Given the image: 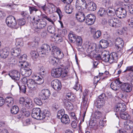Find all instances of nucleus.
I'll return each mask as SVG.
<instances>
[{"mask_svg":"<svg viewBox=\"0 0 133 133\" xmlns=\"http://www.w3.org/2000/svg\"><path fill=\"white\" fill-rule=\"evenodd\" d=\"M126 110V106L124 104L118 103L116 106L115 111L120 113L123 112Z\"/></svg>","mask_w":133,"mask_h":133,"instance_id":"nucleus-17","label":"nucleus"},{"mask_svg":"<svg viewBox=\"0 0 133 133\" xmlns=\"http://www.w3.org/2000/svg\"><path fill=\"white\" fill-rule=\"evenodd\" d=\"M64 105L66 109L69 110H71L72 109V103L66 100L64 101Z\"/></svg>","mask_w":133,"mask_h":133,"instance_id":"nucleus-29","label":"nucleus"},{"mask_svg":"<svg viewBox=\"0 0 133 133\" xmlns=\"http://www.w3.org/2000/svg\"><path fill=\"white\" fill-rule=\"evenodd\" d=\"M37 84L35 80L30 79L28 80L27 85L28 87L30 90H35L38 89Z\"/></svg>","mask_w":133,"mask_h":133,"instance_id":"nucleus-9","label":"nucleus"},{"mask_svg":"<svg viewBox=\"0 0 133 133\" xmlns=\"http://www.w3.org/2000/svg\"><path fill=\"white\" fill-rule=\"evenodd\" d=\"M115 44L116 48L118 51H120L123 47L124 43L121 38H118L116 39Z\"/></svg>","mask_w":133,"mask_h":133,"instance_id":"nucleus-13","label":"nucleus"},{"mask_svg":"<svg viewBox=\"0 0 133 133\" xmlns=\"http://www.w3.org/2000/svg\"><path fill=\"white\" fill-rule=\"evenodd\" d=\"M5 102L7 103V106L8 107H10L14 104V99L12 97H8L5 99Z\"/></svg>","mask_w":133,"mask_h":133,"instance_id":"nucleus-25","label":"nucleus"},{"mask_svg":"<svg viewBox=\"0 0 133 133\" xmlns=\"http://www.w3.org/2000/svg\"><path fill=\"white\" fill-rule=\"evenodd\" d=\"M127 21L129 25L131 27L133 28V17L128 19Z\"/></svg>","mask_w":133,"mask_h":133,"instance_id":"nucleus-58","label":"nucleus"},{"mask_svg":"<svg viewBox=\"0 0 133 133\" xmlns=\"http://www.w3.org/2000/svg\"><path fill=\"white\" fill-rule=\"evenodd\" d=\"M58 14L59 17V18L61 19L63 16V15L61 12L60 9L59 8H57L56 10Z\"/></svg>","mask_w":133,"mask_h":133,"instance_id":"nucleus-61","label":"nucleus"},{"mask_svg":"<svg viewBox=\"0 0 133 133\" xmlns=\"http://www.w3.org/2000/svg\"><path fill=\"white\" fill-rule=\"evenodd\" d=\"M38 12L41 13V16L42 18L43 19H45L49 22H51L52 24H54V22L55 21V20H54V19H52L51 18L49 17L45 14H42V13L40 11H39Z\"/></svg>","mask_w":133,"mask_h":133,"instance_id":"nucleus-30","label":"nucleus"},{"mask_svg":"<svg viewBox=\"0 0 133 133\" xmlns=\"http://www.w3.org/2000/svg\"><path fill=\"white\" fill-rule=\"evenodd\" d=\"M29 10L30 14H32L34 11L36 12L38 10V9L35 7L31 6H29Z\"/></svg>","mask_w":133,"mask_h":133,"instance_id":"nucleus-60","label":"nucleus"},{"mask_svg":"<svg viewBox=\"0 0 133 133\" xmlns=\"http://www.w3.org/2000/svg\"><path fill=\"white\" fill-rule=\"evenodd\" d=\"M50 115V113L48 110H44L41 112L40 109L37 108L33 109L31 114L33 118L40 120H43L45 118H48Z\"/></svg>","mask_w":133,"mask_h":133,"instance_id":"nucleus-1","label":"nucleus"},{"mask_svg":"<svg viewBox=\"0 0 133 133\" xmlns=\"http://www.w3.org/2000/svg\"><path fill=\"white\" fill-rule=\"evenodd\" d=\"M19 62L20 63L21 62L23 63H21V66H22L21 68H29L30 65L27 62L25 61H19Z\"/></svg>","mask_w":133,"mask_h":133,"instance_id":"nucleus-53","label":"nucleus"},{"mask_svg":"<svg viewBox=\"0 0 133 133\" xmlns=\"http://www.w3.org/2000/svg\"><path fill=\"white\" fill-rule=\"evenodd\" d=\"M16 83L19 86L20 92L24 94L25 93L26 90V86L24 85H23L20 86L18 82H17Z\"/></svg>","mask_w":133,"mask_h":133,"instance_id":"nucleus-46","label":"nucleus"},{"mask_svg":"<svg viewBox=\"0 0 133 133\" xmlns=\"http://www.w3.org/2000/svg\"><path fill=\"white\" fill-rule=\"evenodd\" d=\"M9 49L6 48H4L0 52V56L4 58H6L8 56L9 54Z\"/></svg>","mask_w":133,"mask_h":133,"instance_id":"nucleus-22","label":"nucleus"},{"mask_svg":"<svg viewBox=\"0 0 133 133\" xmlns=\"http://www.w3.org/2000/svg\"><path fill=\"white\" fill-rule=\"evenodd\" d=\"M41 51L39 52V54L41 55V56H44L42 55H45L46 53L49 52L51 50V48L49 45L47 44H44L42 45L41 47Z\"/></svg>","mask_w":133,"mask_h":133,"instance_id":"nucleus-7","label":"nucleus"},{"mask_svg":"<svg viewBox=\"0 0 133 133\" xmlns=\"http://www.w3.org/2000/svg\"><path fill=\"white\" fill-rule=\"evenodd\" d=\"M65 114V111L63 109H62L59 110L57 114V117L58 118L60 119Z\"/></svg>","mask_w":133,"mask_h":133,"instance_id":"nucleus-43","label":"nucleus"},{"mask_svg":"<svg viewBox=\"0 0 133 133\" xmlns=\"http://www.w3.org/2000/svg\"><path fill=\"white\" fill-rule=\"evenodd\" d=\"M125 8L127 9L130 14H133V4H128L125 5Z\"/></svg>","mask_w":133,"mask_h":133,"instance_id":"nucleus-42","label":"nucleus"},{"mask_svg":"<svg viewBox=\"0 0 133 133\" xmlns=\"http://www.w3.org/2000/svg\"><path fill=\"white\" fill-rule=\"evenodd\" d=\"M100 45L102 48H105L107 47L109 45L108 41L105 40H102L100 41Z\"/></svg>","mask_w":133,"mask_h":133,"instance_id":"nucleus-33","label":"nucleus"},{"mask_svg":"<svg viewBox=\"0 0 133 133\" xmlns=\"http://www.w3.org/2000/svg\"><path fill=\"white\" fill-rule=\"evenodd\" d=\"M77 45L78 46H81L82 44V38L80 37H77L76 40Z\"/></svg>","mask_w":133,"mask_h":133,"instance_id":"nucleus-50","label":"nucleus"},{"mask_svg":"<svg viewBox=\"0 0 133 133\" xmlns=\"http://www.w3.org/2000/svg\"><path fill=\"white\" fill-rule=\"evenodd\" d=\"M62 68H53L51 71L52 76L54 77H58L61 75Z\"/></svg>","mask_w":133,"mask_h":133,"instance_id":"nucleus-16","label":"nucleus"},{"mask_svg":"<svg viewBox=\"0 0 133 133\" xmlns=\"http://www.w3.org/2000/svg\"><path fill=\"white\" fill-rule=\"evenodd\" d=\"M121 90L126 92H130L132 90L131 85L128 83H122L121 84Z\"/></svg>","mask_w":133,"mask_h":133,"instance_id":"nucleus-15","label":"nucleus"},{"mask_svg":"<svg viewBox=\"0 0 133 133\" xmlns=\"http://www.w3.org/2000/svg\"><path fill=\"white\" fill-rule=\"evenodd\" d=\"M76 7L78 12H83L84 8H85L86 7L76 4Z\"/></svg>","mask_w":133,"mask_h":133,"instance_id":"nucleus-47","label":"nucleus"},{"mask_svg":"<svg viewBox=\"0 0 133 133\" xmlns=\"http://www.w3.org/2000/svg\"><path fill=\"white\" fill-rule=\"evenodd\" d=\"M61 118V122L64 124H68L70 122V120L68 116L65 114Z\"/></svg>","mask_w":133,"mask_h":133,"instance_id":"nucleus-24","label":"nucleus"},{"mask_svg":"<svg viewBox=\"0 0 133 133\" xmlns=\"http://www.w3.org/2000/svg\"><path fill=\"white\" fill-rule=\"evenodd\" d=\"M34 80L38 84H41L44 82V79L39 77V76L34 75L33 76Z\"/></svg>","mask_w":133,"mask_h":133,"instance_id":"nucleus-28","label":"nucleus"},{"mask_svg":"<svg viewBox=\"0 0 133 133\" xmlns=\"http://www.w3.org/2000/svg\"><path fill=\"white\" fill-rule=\"evenodd\" d=\"M86 47L87 48V52L89 54H91L92 52L95 49L96 44L89 43L88 44H86Z\"/></svg>","mask_w":133,"mask_h":133,"instance_id":"nucleus-21","label":"nucleus"},{"mask_svg":"<svg viewBox=\"0 0 133 133\" xmlns=\"http://www.w3.org/2000/svg\"><path fill=\"white\" fill-rule=\"evenodd\" d=\"M50 95V91L48 89H45L41 91L39 96L41 99L44 100L48 98Z\"/></svg>","mask_w":133,"mask_h":133,"instance_id":"nucleus-12","label":"nucleus"},{"mask_svg":"<svg viewBox=\"0 0 133 133\" xmlns=\"http://www.w3.org/2000/svg\"><path fill=\"white\" fill-rule=\"evenodd\" d=\"M121 118L123 119H126L130 118L129 115L126 112H123L119 113Z\"/></svg>","mask_w":133,"mask_h":133,"instance_id":"nucleus-38","label":"nucleus"},{"mask_svg":"<svg viewBox=\"0 0 133 133\" xmlns=\"http://www.w3.org/2000/svg\"><path fill=\"white\" fill-rule=\"evenodd\" d=\"M69 4H68L65 7L64 10L65 12L68 14H70L72 12V9Z\"/></svg>","mask_w":133,"mask_h":133,"instance_id":"nucleus-40","label":"nucleus"},{"mask_svg":"<svg viewBox=\"0 0 133 133\" xmlns=\"http://www.w3.org/2000/svg\"><path fill=\"white\" fill-rule=\"evenodd\" d=\"M115 13L116 16L120 18H124L127 15L125 10L121 7L117 9L115 11Z\"/></svg>","mask_w":133,"mask_h":133,"instance_id":"nucleus-6","label":"nucleus"},{"mask_svg":"<svg viewBox=\"0 0 133 133\" xmlns=\"http://www.w3.org/2000/svg\"><path fill=\"white\" fill-rule=\"evenodd\" d=\"M41 99H40L36 97L34 99V101L35 103L37 105H42V103L41 100Z\"/></svg>","mask_w":133,"mask_h":133,"instance_id":"nucleus-51","label":"nucleus"},{"mask_svg":"<svg viewBox=\"0 0 133 133\" xmlns=\"http://www.w3.org/2000/svg\"><path fill=\"white\" fill-rule=\"evenodd\" d=\"M110 55V62H116L118 59V52H113Z\"/></svg>","mask_w":133,"mask_h":133,"instance_id":"nucleus-23","label":"nucleus"},{"mask_svg":"<svg viewBox=\"0 0 133 133\" xmlns=\"http://www.w3.org/2000/svg\"><path fill=\"white\" fill-rule=\"evenodd\" d=\"M31 20L37 24L42 19L40 16L37 15H36L34 17H31Z\"/></svg>","mask_w":133,"mask_h":133,"instance_id":"nucleus-35","label":"nucleus"},{"mask_svg":"<svg viewBox=\"0 0 133 133\" xmlns=\"http://www.w3.org/2000/svg\"><path fill=\"white\" fill-rule=\"evenodd\" d=\"M54 53L56 54L58 58H61L63 57V53L61 52L59 49L56 50V51Z\"/></svg>","mask_w":133,"mask_h":133,"instance_id":"nucleus-55","label":"nucleus"},{"mask_svg":"<svg viewBox=\"0 0 133 133\" xmlns=\"http://www.w3.org/2000/svg\"><path fill=\"white\" fill-rule=\"evenodd\" d=\"M106 11L105 9L103 8H100L98 11L97 14L99 16L103 17L106 14Z\"/></svg>","mask_w":133,"mask_h":133,"instance_id":"nucleus-34","label":"nucleus"},{"mask_svg":"<svg viewBox=\"0 0 133 133\" xmlns=\"http://www.w3.org/2000/svg\"><path fill=\"white\" fill-rule=\"evenodd\" d=\"M81 88L82 87L80 86L79 84L78 83H76L74 87V88L76 91H78L79 90V89H81ZM80 90H81V89H80Z\"/></svg>","mask_w":133,"mask_h":133,"instance_id":"nucleus-64","label":"nucleus"},{"mask_svg":"<svg viewBox=\"0 0 133 133\" xmlns=\"http://www.w3.org/2000/svg\"><path fill=\"white\" fill-rule=\"evenodd\" d=\"M12 79L15 81H18L20 78V75L19 72L16 70H14L11 71L8 74Z\"/></svg>","mask_w":133,"mask_h":133,"instance_id":"nucleus-11","label":"nucleus"},{"mask_svg":"<svg viewBox=\"0 0 133 133\" xmlns=\"http://www.w3.org/2000/svg\"><path fill=\"white\" fill-rule=\"evenodd\" d=\"M133 127V123L131 122H125L124 125V128L127 130H130Z\"/></svg>","mask_w":133,"mask_h":133,"instance_id":"nucleus-32","label":"nucleus"},{"mask_svg":"<svg viewBox=\"0 0 133 133\" xmlns=\"http://www.w3.org/2000/svg\"><path fill=\"white\" fill-rule=\"evenodd\" d=\"M108 24L111 26L118 28L121 26V22L117 18L113 17L109 20Z\"/></svg>","mask_w":133,"mask_h":133,"instance_id":"nucleus-5","label":"nucleus"},{"mask_svg":"<svg viewBox=\"0 0 133 133\" xmlns=\"http://www.w3.org/2000/svg\"><path fill=\"white\" fill-rule=\"evenodd\" d=\"M21 14L22 16L25 18H28L29 16L28 13L26 11H22L21 12Z\"/></svg>","mask_w":133,"mask_h":133,"instance_id":"nucleus-57","label":"nucleus"},{"mask_svg":"<svg viewBox=\"0 0 133 133\" xmlns=\"http://www.w3.org/2000/svg\"><path fill=\"white\" fill-rule=\"evenodd\" d=\"M87 8L88 10L93 11L96 9L97 7L95 3L91 2L88 3Z\"/></svg>","mask_w":133,"mask_h":133,"instance_id":"nucleus-31","label":"nucleus"},{"mask_svg":"<svg viewBox=\"0 0 133 133\" xmlns=\"http://www.w3.org/2000/svg\"><path fill=\"white\" fill-rule=\"evenodd\" d=\"M127 71H132L133 72V66H127L126 69L123 72H125Z\"/></svg>","mask_w":133,"mask_h":133,"instance_id":"nucleus-62","label":"nucleus"},{"mask_svg":"<svg viewBox=\"0 0 133 133\" xmlns=\"http://www.w3.org/2000/svg\"><path fill=\"white\" fill-rule=\"evenodd\" d=\"M11 55L14 57L19 56L21 52V50L20 48H14L11 51Z\"/></svg>","mask_w":133,"mask_h":133,"instance_id":"nucleus-26","label":"nucleus"},{"mask_svg":"<svg viewBox=\"0 0 133 133\" xmlns=\"http://www.w3.org/2000/svg\"><path fill=\"white\" fill-rule=\"evenodd\" d=\"M58 61V59L54 57H51L50 59V62L54 66L57 65Z\"/></svg>","mask_w":133,"mask_h":133,"instance_id":"nucleus-44","label":"nucleus"},{"mask_svg":"<svg viewBox=\"0 0 133 133\" xmlns=\"http://www.w3.org/2000/svg\"><path fill=\"white\" fill-rule=\"evenodd\" d=\"M37 24L39 28L43 29L46 26L47 22L45 19L42 18L41 21L37 23Z\"/></svg>","mask_w":133,"mask_h":133,"instance_id":"nucleus-27","label":"nucleus"},{"mask_svg":"<svg viewBox=\"0 0 133 133\" xmlns=\"http://www.w3.org/2000/svg\"><path fill=\"white\" fill-rule=\"evenodd\" d=\"M6 23L8 25L14 28L17 29L16 27L17 22L15 18L12 16H10L8 17L6 19Z\"/></svg>","mask_w":133,"mask_h":133,"instance_id":"nucleus-3","label":"nucleus"},{"mask_svg":"<svg viewBox=\"0 0 133 133\" xmlns=\"http://www.w3.org/2000/svg\"><path fill=\"white\" fill-rule=\"evenodd\" d=\"M105 95L104 93L101 94L99 96L95 102V104L98 108H100L103 107L105 102Z\"/></svg>","mask_w":133,"mask_h":133,"instance_id":"nucleus-2","label":"nucleus"},{"mask_svg":"<svg viewBox=\"0 0 133 133\" xmlns=\"http://www.w3.org/2000/svg\"><path fill=\"white\" fill-rule=\"evenodd\" d=\"M19 103L28 109L32 108V102L31 100L29 99H25L23 97H21L19 99Z\"/></svg>","mask_w":133,"mask_h":133,"instance_id":"nucleus-4","label":"nucleus"},{"mask_svg":"<svg viewBox=\"0 0 133 133\" xmlns=\"http://www.w3.org/2000/svg\"><path fill=\"white\" fill-rule=\"evenodd\" d=\"M102 60L105 62H110V55L107 51H104L102 53Z\"/></svg>","mask_w":133,"mask_h":133,"instance_id":"nucleus-19","label":"nucleus"},{"mask_svg":"<svg viewBox=\"0 0 133 133\" xmlns=\"http://www.w3.org/2000/svg\"><path fill=\"white\" fill-rule=\"evenodd\" d=\"M52 87L55 90H59L61 89L62 85L60 81L55 79L52 81L51 83Z\"/></svg>","mask_w":133,"mask_h":133,"instance_id":"nucleus-8","label":"nucleus"},{"mask_svg":"<svg viewBox=\"0 0 133 133\" xmlns=\"http://www.w3.org/2000/svg\"><path fill=\"white\" fill-rule=\"evenodd\" d=\"M30 55L33 59L37 58L38 55L37 52L35 51H31L30 52Z\"/></svg>","mask_w":133,"mask_h":133,"instance_id":"nucleus-54","label":"nucleus"},{"mask_svg":"<svg viewBox=\"0 0 133 133\" xmlns=\"http://www.w3.org/2000/svg\"><path fill=\"white\" fill-rule=\"evenodd\" d=\"M101 34V31L99 30H97L94 33L93 36L95 39H97L100 37Z\"/></svg>","mask_w":133,"mask_h":133,"instance_id":"nucleus-52","label":"nucleus"},{"mask_svg":"<svg viewBox=\"0 0 133 133\" xmlns=\"http://www.w3.org/2000/svg\"><path fill=\"white\" fill-rule=\"evenodd\" d=\"M102 116L101 112L98 110H96L95 113V117L96 119H99Z\"/></svg>","mask_w":133,"mask_h":133,"instance_id":"nucleus-48","label":"nucleus"},{"mask_svg":"<svg viewBox=\"0 0 133 133\" xmlns=\"http://www.w3.org/2000/svg\"><path fill=\"white\" fill-rule=\"evenodd\" d=\"M19 111L18 107L16 106H14L11 109L10 111L11 114H17Z\"/></svg>","mask_w":133,"mask_h":133,"instance_id":"nucleus-39","label":"nucleus"},{"mask_svg":"<svg viewBox=\"0 0 133 133\" xmlns=\"http://www.w3.org/2000/svg\"><path fill=\"white\" fill-rule=\"evenodd\" d=\"M122 82L120 81L119 79H117L114 82H112L111 84L110 87L113 90L116 91L121 87V84Z\"/></svg>","mask_w":133,"mask_h":133,"instance_id":"nucleus-14","label":"nucleus"},{"mask_svg":"<svg viewBox=\"0 0 133 133\" xmlns=\"http://www.w3.org/2000/svg\"><path fill=\"white\" fill-rule=\"evenodd\" d=\"M20 72L22 75L26 77L29 76L32 73L31 70L29 68H21Z\"/></svg>","mask_w":133,"mask_h":133,"instance_id":"nucleus-18","label":"nucleus"},{"mask_svg":"<svg viewBox=\"0 0 133 133\" xmlns=\"http://www.w3.org/2000/svg\"><path fill=\"white\" fill-rule=\"evenodd\" d=\"M69 41L71 43H74L76 40V36L74 34L70 33L68 36Z\"/></svg>","mask_w":133,"mask_h":133,"instance_id":"nucleus-36","label":"nucleus"},{"mask_svg":"<svg viewBox=\"0 0 133 133\" xmlns=\"http://www.w3.org/2000/svg\"><path fill=\"white\" fill-rule=\"evenodd\" d=\"M89 125L91 128H93L96 129L98 128V125L94 121L92 120H91L90 121L89 123Z\"/></svg>","mask_w":133,"mask_h":133,"instance_id":"nucleus-37","label":"nucleus"},{"mask_svg":"<svg viewBox=\"0 0 133 133\" xmlns=\"http://www.w3.org/2000/svg\"><path fill=\"white\" fill-rule=\"evenodd\" d=\"M47 31L49 33L54 34L55 31V28L51 25H49L47 27Z\"/></svg>","mask_w":133,"mask_h":133,"instance_id":"nucleus-49","label":"nucleus"},{"mask_svg":"<svg viewBox=\"0 0 133 133\" xmlns=\"http://www.w3.org/2000/svg\"><path fill=\"white\" fill-rule=\"evenodd\" d=\"M18 23L19 25L23 26L25 23V21L23 18L20 19L18 20Z\"/></svg>","mask_w":133,"mask_h":133,"instance_id":"nucleus-56","label":"nucleus"},{"mask_svg":"<svg viewBox=\"0 0 133 133\" xmlns=\"http://www.w3.org/2000/svg\"><path fill=\"white\" fill-rule=\"evenodd\" d=\"M95 17L92 14H90L87 15L85 19V22L87 24L90 25L93 24L95 21Z\"/></svg>","mask_w":133,"mask_h":133,"instance_id":"nucleus-10","label":"nucleus"},{"mask_svg":"<svg viewBox=\"0 0 133 133\" xmlns=\"http://www.w3.org/2000/svg\"><path fill=\"white\" fill-rule=\"evenodd\" d=\"M76 4L86 6L87 4L84 0H77Z\"/></svg>","mask_w":133,"mask_h":133,"instance_id":"nucleus-45","label":"nucleus"},{"mask_svg":"<svg viewBox=\"0 0 133 133\" xmlns=\"http://www.w3.org/2000/svg\"><path fill=\"white\" fill-rule=\"evenodd\" d=\"M75 16L77 20L81 22H83L85 19V15L83 12H77Z\"/></svg>","mask_w":133,"mask_h":133,"instance_id":"nucleus-20","label":"nucleus"},{"mask_svg":"<svg viewBox=\"0 0 133 133\" xmlns=\"http://www.w3.org/2000/svg\"><path fill=\"white\" fill-rule=\"evenodd\" d=\"M106 13L107 15L110 16H113L114 15V12L112 10H110V9H109V10H107Z\"/></svg>","mask_w":133,"mask_h":133,"instance_id":"nucleus-63","label":"nucleus"},{"mask_svg":"<svg viewBox=\"0 0 133 133\" xmlns=\"http://www.w3.org/2000/svg\"><path fill=\"white\" fill-rule=\"evenodd\" d=\"M61 75L62 77H65L66 76L67 72L65 69L62 68Z\"/></svg>","mask_w":133,"mask_h":133,"instance_id":"nucleus-59","label":"nucleus"},{"mask_svg":"<svg viewBox=\"0 0 133 133\" xmlns=\"http://www.w3.org/2000/svg\"><path fill=\"white\" fill-rule=\"evenodd\" d=\"M83 101L82 104L83 105V108L84 109H87L88 107V98H82Z\"/></svg>","mask_w":133,"mask_h":133,"instance_id":"nucleus-41","label":"nucleus"}]
</instances>
